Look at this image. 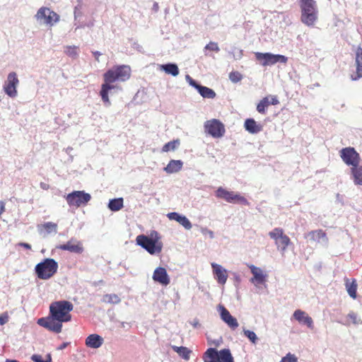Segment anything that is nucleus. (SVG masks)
<instances>
[{
	"instance_id": "obj_48",
	"label": "nucleus",
	"mask_w": 362,
	"mask_h": 362,
	"mask_svg": "<svg viewBox=\"0 0 362 362\" xmlns=\"http://www.w3.org/2000/svg\"><path fill=\"white\" fill-rule=\"evenodd\" d=\"M191 325L194 328H198V327H200V324H199V320L197 319H194L193 321L191 322Z\"/></svg>"
},
{
	"instance_id": "obj_20",
	"label": "nucleus",
	"mask_w": 362,
	"mask_h": 362,
	"mask_svg": "<svg viewBox=\"0 0 362 362\" xmlns=\"http://www.w3.org/2000/svg\"><path fill=\"white\" fill-rule=\"evenodd\" d=\"M253 276L250 279V282L255 285L262 284L265 282L267 274H264L262 269L253 264L248 265Z\"/></svg>"
},
{
	"instance_id": "obj_13",
	"label": "nucleus",
	"mask_w": 362,
	"mask_h": 362,
	"mask_svg": "<svg viewBox=\"0 0 362 362\" xmlns=\"http://www.w3.org/2000/svg\"><path fill=\"white\" fill-rule=\"evenodd\" d=\"M217 310L219 313L221 320L224 322L228 327L232 330H235L238 327L239 324L237 319L232 316L223 305L219 304L217 306Z\"/></svg>"
},
{
	"instance_id": "obj_3",
	"label": "nucleus",
	"mask_w": 362,
	"mask_h": 362,
	"mask_svg": "<svg viewBox=\"0 0 362 362\" xmlns=\"http://www.w3.org/2000/svg\"><path fill=\"white\" fill-rule=\"evenodd\" d=\"M74 309L73 304L68 300H57L49 305V313L54 319L67 322L71 321V311Z\"/></svg>"
},
{
	"instance_id": "obj_54",
	"label": "nucleus",
	"mask_w": 362,
	"mask_h": 362,
	"mask_svg": "<svg viewBox=\"0 0 362 362\" xmlns=\"http://www.w3.org/2000/svg\"><path fill=\"white\" fill-rule=\"evenodd\" d=\"M72 150H73V148H72V147H71V146H69V147H67V148L65 149V151H66V153L67 154H69V153L71 152V151H72Z\"/></svg>"
},
{
	"instance_id": "obj_24",
	"label": "nucleus",
	"mask_w": 362,
	"mask_h": 362,
	"mask_svg": "<svg viewBox=\"0 0 362 362\" xmlns=\"http://www.w3.org/2000/svg\"><path fill=\"white\" fill-rule=\"evenodd\" d=\"M350 178L355 185H362V162L350 168Z\"/></svg>"
},
{
	"instance_id": "obj_25",
	"label": "nucleus",
	"mask_w": 362,
	"mask_h": 362,
	"mask_svg": "<svg viewBox=\"0 0 362 362\" xmlns=\"http://www.w3.org/2000/svg\"><path fill=\"white\" fill-rule=\"evenodd\" d=\"M103 338L97 334H90L86 339V345L91 349H98L103 345Z\"/></svg>"
},
{
	"instance_id": "obj_60",
	"label": "nucleus",
	"mask_w": 362,
	"mask_h": 362,
	"mask_svg": "<svg viewBox=\"0 0 362 362\" xmlns=\"http://www.w3.org/2000/svg\"><path fill=\"white\" fill-rule=\"evenodd\" d=\"M115 88H119V90H121V88H119L117 86H115Z\"/></svg>"
},
{
	"instance_id": "obj_17",
	"label": "nucleus",
	"mask_w": 362,
	"mask_h": 362,
	"mask_svg": "<svg viewBox=\"0 0 362 362\" xmlns=\"http://www.w3.org/2000/svg\"><path fill=\"white\" fill-rule=\"evenodd\" d=\"M215 279L221 285H224L228 279L227 270L221 264L213 262L211 264Z\"/></svg>"
},
{
	"instance_id": "obj_7",
	"label": "nucleus",
	"mask_w": 362,
	"mask_h": 362,
	"mask_svg": "<svg viewBox=\"0 0 362 362\" xmlns=\"http://www.w3.org/2000/svg\"><path fill=\"white\" fill-rule=\"evenodd\" d=\"M90 199V194L84 191H74L66 196V200L70 206H86Z\"/></svg>"
},
{
	"instance_id": "obj_38",
	"label": "nucleus",
	"mask_w": 362,
	"mask_h": 362,
	"mask_svg": "<svg viewBox=\"0 0 362 362\" xmlns=\"http://www.w3.org/2000/svg\"><path fill=\"white\" fill-rule=\"evenodd\" d=\"M103 300L108 303L118 304L121 299L117 294H106L103 296Z\"/></svg>"
},
{
	"instance_id": "obj_10",
	"label": "nucleus",
	"mask_w": 362,
	"mask_h": 362,
	"mask_svg": "<svg viewBox=\"0 0 362 362\" xmlns=\"http://www.w3.org/2000/svg\"><path fill=\"white\" fill-rule=\"evenodd\" d=\"M339 155L343 162L350 168L362 162L359 153L353 147L343 148L340 150Z\"/></svg>"
},
{
	"instance_id": "obj_21",
	"label": "nucleus",
	"mask_w": 362,
	"mask_h": 362,
	"mask_svg": "<svg viewBox=\"0 0 362 362\" xmlns=\"http://www.w3.org/2000/svg\"><path fill=\"white\" fill-rule=\"evenodd\" d=\"M57 248L62 250H66L76 254H81L83 251V248L81 243L74 238H71L66 244L60 245L57 247Z\"/></svg>"
},
{
	"instance_id": "obj_30",
	"label": "nucleus",
	"mask_w": 362,
	"mask_h": 362,
	"mask_svg": "<svg viewBox=\"0 0 362 362\" xmlns=\"http://www.w3.org/2000/svg\"><path fill=\"white\" fill-rule=\"evenodd\" d=\"M291 243V240L288 235L284 234L281 238L276 243V246L277 250L284 255L287 250L288 246Z\"/></svg>"
},
{
	"instance_id": "obj_22",
	"label": "nucleus",
	"mask_w": 362,
	"mask_h": 362,
	"mask_svg": "<svg viewBox=\"0 0 362 362\" xmlns=\"http://www.w3.org/2000/svg\"><path fill=\"white\" fill-rule=\"evenodd\" d=\"M293 317L299 323L305 325L308 327L313 328V320L305 311L296 310L293 314Z\"/></svg>"
},
{
	"instance_id": "obj_47",
	"label": "nucleus",
	"mask_w": 362,
	"mask_h": 362,
	"mask_svg": "<svg viewBox=\"0 0 362 362\" xmlns=\"http://www.w3.org/2000/svg\"><path fill=\"white\" fill-rule=\"evenodd\" d=\"M279 103V101L277 99V98L276 96H272V100H271V102H269V104L275 105H277Z\"/></svg>"
},
{
	"instance_id": "obj_27",
	"label": "nucleus",
	"mask_w": 362,
	"mask_h": 362,
	"mask_svg": "<svg viewBox=\"0 0 362 362\" xmlns=\"http://www.w3.org/2000/svg\"><path fill=\"white\" fill-rule=\"evenodd\" d=\"M182 166L183 162L181 160H171L163 170L168 174L176 173L182 168Z\"/></svg>"
},
{
	"instance_id": "obj_9",
	"label": "nucleus",
	"mask_w": 362,
	"mask_h": 362,
	"mask_svg": "<svg viewBox=\"0 0 362 362\" xmlns=\"http://www.w3.org/2000/svg\"><path fill=\"white\" fill-rule=\"evenodd\" d=\"M215 194L217 198L224 199L228 203H240L245 205L248 204L247 200L244 197H242L238 194H235L232 191H228L222 187H219L216 189Z\"/></svg>"
},
{
	"instance_id": "obj_46",
	"label": "nucleus",
	"mask_w": 362,
	"mask_h": 362,
	"mask_svg": "<svg viewBox=\"0 0 362 362\" xmlns=\"http://www.w3.org/2000/svg\"><path fill=\"white\" fill-rule=\"evenodd\" d=\"M8 321V315L7 313H3L0 315V325H3Z\"/></svg>"
},
{
	"instance_id": "obj_57",
	"label": "nucleus",
	"mask_w": 362,
	"mask_h": 362,
	"mask_svg": "<svg viewBox=\"0 0 362 362\" xmlns=\"http://www.w3.org/2000/svg\"><path fill=\"white\" fill-rule=\"evenodd\" d=\"M5 362H19V361L17 360H14V359H6Z\"/></svg>"
},
{
	"instance_id": "obj_28",
	"label": "nucleus",
	"mask_w": 362,
	"mask_h": 362,
	"mask_svg": "<svg viewBox=\"0 0 362 362\" xmlns=\"http://www.w3.org/2000/svg\"><path fill=\"white\" fill-rule=\"evenodd\" d=\"M245 129L250 134H257L262 130V126L257 124L254 119L249 118L245 121Z\"/></svg>"
},
{
	"instance_id": "obj_50",
	"label": "nucleus",
	"mask_w": 362,
	"mask_h": 362,
	"mask_svg": "<svg viewBox=\"0 0 362 362\" xmlns=\"http://www.w3.org/2000/svg\"><path fill=\"white\" fill-rule=\"evenodd\" d=\"M93 54L95 58V59L99 62V57L101 55V53L98 51L93 52Z\"/></svg>"
},
{
	"instance_id": "obj_16",
	"label": "nucleus",
	"mask_w": 362,
	"mask_h": 362,
	"mask_svg": "<svg viewBox=\"0 0 362 362\" xmlns=\"http://www.w3.org/2000/svg\"><path fill=\"white\" fill-rule=\"evenodd\" d=\"M36 16L37 19L44 20L45 23L49 24L51 25H52L54 23L58 22L59 20V16L48 8H40Z\"/></svg>"
},
{
	"instance_id": "obj_14",
	"label": "nucleus",
	"mask_w": 362,
	"mask_h": 362,
	"mask_svg": "<svg viewBox=\"0 0 362 362\" xmlns=\"http://www.w3.org/2000/svg\"><path fill=\"white\" fill-rule=\"evenodd\" d=\"M185 79L191 86L198 90L204 98L214 99L216 97V94L214 90L198 84L189 75H186Z\"/></svg>"
},
{
	"instance_id": "obj_26",
	"label": "nucleus",
	"mask_w": 362,
	"mask_h": 362,
	"mask_svg": "<svg viewBox=\"0 0 362 362\" xmlns=\"http://www.w3.org/2000/svg\"><path fill=\"white\" fill-rule=\"evenodd\" d=\"M356 74L351 75V79L356 81L362 77V48L358 47L356 53Z\"/></svg>"
},
{
	"instance_id": "obj_58",
	"label": "nucleus",
	"mask_w": 362,
	"mask_h": 362,
	"mask_svg": "<svg viewBox=\"0 0 362 362\" xmlns=\"http://www.w3.org/2000/svg\"><path fill=\"white\" fill-rule=\"evenodd\" d=\"M40 186L42 189H47V185L43 182L40 183Z\"/></svg>"
},
{
	"instance_id": "obj_4",
	"label": "nucleus",
	"mask_w": 362,
	"mask_h": 362,
	"mask_svg": "<svg viewBox=\"0 0 362 362\" xmlns=\"http://www.w3.org/2000/svg\"><path fill=\"white\" fill-rule=\"evenodd\" d=\"M301 21L308 26L314 25L317 19V6L315 0H300Z\"/></svg>"
},
{
	"instance_id": "obj_35",
	"label": "nucleus",
	"mask_w": 362,
	"mask_h": 362,
	"mask_svg": "<svg viewBox=\"0 0 362 362\" xmlns=\"http://www.w3.org/2000/svg\"><path fill=\"white\" fill-rule=\"evenodd\" d=\"M284 230L281 228H275L270 232H269V236L270 238L274 240L275 245L279 240L280 238L284 235Z\"/></svg>"
},
{
	"instance_id": "obj_51",
	"label": "nucleus",
	"mask_w": 362,
	"mask_h": 362,
	"mask_svg": "<svg viewBox=\"0 0 362 362\" xmlns=\"http://www.w3.org/2000/svg\"><path fill=\"white\" fill-rule=\"evenodd\" d=\"M68 344H69L68 342H64L57 348V349L58 350H63L64 349H65L68 346Z\"/></svg>"
},
{
	"instance_id": "obj_19",
	"label": "nucleus",
	"mask_w": 362,
	"mask_h": 362,
	"mask_svg": "<svg viewBox=\"0 0 362 362\" xmlns=\"http://www.w3.org/2000/svg\"><path fill=\"white\" fill-rule=\"evenodd\" d=\"M152 279L154 281L160 284L163 286H167L170 284V279L164 267H158L153 272Z\"/></svg>"
},
{
	"instance_id": "obj_5",
	"label": "nucleus",
	"mask_w": 362,
	"mask_h": 362,
	"mask_svg": "<svg viewBox=\"0 0 362 362\" xmlns=\"http://www.w3.org/2000/svg\"><path fill=\"white\" fill-rule=\"evenodd\" d=\"M58 263L52 258H46L35 267V272L38 279L48 280L51 279L58 270Z\"/></svg>"
},
{
	"instance_id": "obj_23",
	"label": "nucleus",
	"mask_w": 362,
	"mask_h": 362,
	"mask_svg": "<svg viewBox=\"0 0 362 362\" xmlns=\"http://www.w3.org/2000/svg\"><path fill=\"white\" fill-rule=\"evenodd\" d=\"M167 217L172 221L178 222L185 229L190 230L192 225L189 220L184 215H181L177 212H170L167 214Z\"/></svg>"
},
{
	"instance_id": "obj_40",
	"label": "nucleus",
	"mask_w": 362,
	"mask_h": 362,
	"mask_svg": "<svg viewBox=\"0 0 362 362\" xmlns=\"http://www.w3.org/2000/svg\"><path fill=\"white\" fill-rule=\"evenodd\" d=\"M244 335L253 344H256L258 340V338L256 334L251 330L243 329Z\"/></svg>"
},
{
	"instance_id": "obj_11",
	"label": "nucleus",
	"mask_w": 362,
	"mask_h": 362,
	"mask_svg": "<svg viewBox=\"0 0 362 362\" xmlns=\"http://www.w3.org/2000/svg\"><path fill=\"white\" fill-rule=\"evenodd\" d=\"M255 57L263 66H272L277 62L286 63L288 60L287 57L284 55L274 54L269 52H256Z\"/></svg>"
},
{
	"instance_id": "obj_29",
	"label": "nucleus",
	"mask_w": 362,
	"mask_h": 362,
	"mask_svg": "<svg viewBox=\"0 0 362 362\" xmlns=\"http://www.w3.org/2000/svg\"><path fill=\"white\" fill-rule=\"evenodd\" d=\"M160 69L165 71L167 74L177 76L179 74V69L176 64L168 63L160 66Z\"/></svg>"
},
{
	"instance_id": "obj_8",
	"label": "nucleus",
	"mask_w": 362,
	"mask_h": 362,
	"mask_svg": "<svg viewBox=\"0 0 362 362\" xmlns=\"http://www.w3.org/2000/svg\"><path fill=\"white\" fill-rule=\"evenodd\" d=\"M206 134L214 138H221L225 134V127L223 124L216 119L207 120L204 124Z\"/></svg>"
},
{
	"instance_id": "obj_1",
	"label": "nucleus",
	"mask_w": 362,
	"mask_h": 362,
	"mask_svg": "<svg viewBox=\"0 0 362 362\" xmlns=\"http://www.w3.org/2000/svg\"><path fill=\"white\" fill-rule=\"evenodd\" d=\"M131 69L129 66L120 65L107 70L103 75L105 83L101 86L100 95L106 107L111 105L108 93L115 86L112 85L116 81H125L130 77Z\"/></svg>"
},
{
	"instance_id": "obj_45",
	"label": "nucleus",
	"mask_w": 362,
	"mask_h": 362,
	"mask_svg": "<svg viewBox=\"0 0 362 362\" xmlns=\"http://www.w3.org/2000/svg\"><path fill=\"white\" fill-rule=\"evenodd\" d=\"M201 232L204 235H209L211 239L214 238V233L212 230L208 229L207 228H202L201 229Z\"/></svg>"
},
{
	"instance_id": "obj_34",
	"label": "nucleus",
	"mask_w": 362,
	"mask_h": 362,
	"mask_svg": "<svg viewBox=\"0 0 362 362\" xmlns=\"http://www.w3.org/2000/svg\"><path fill=\"white\" fill-rule=\"evenodd\" d=\"M57 225L56 223H52V222H47L40 226H39L38 230H39L40 233L42 234L43 233V231H42V228H43L46 230V233L49 234L52 232L57 233Z\"/></svg>"
},
{
	"instance_id": "obj_33",
	"label": "nucleus",
	"mask_w": 362,
	"mask_h": 362,
	"mask_svg": "<svg viewBox=\"0 0 362 362\" xmlns=\"http://www.w3.org/2000/svg\"><path fill=\"white\" fill-rule=\"evenodd\" d=\"M124 206V201L122 198L112 199L109 201L108 208L112 211H117Z\"/></svg>"
},
{
	"instance_id": "obj_6",
	"label": "nucleus",
	"mask_w": 362,
	"mask_h": 362,
	"mask_svg": "<svg viewBox=\"0 0 362 362\" xmlns=\"http://www.w3.org/2000/svg\"><path fill=\"white\" fill-rule=\"evenodd\" d=\"M204 362H234L230 351L224 349L218 351L214 348H209L204 354Z\"/></svg>"
},
{
	"instance_id": "obj_12",
	"label": "nucleus",
	"mask_w": 362,
	"mask_h": 362,
	"mask_svg": "<svg viewBox=\"0 0 362 362\" xmlns=\"http://www.w3.org/2000/svg\"><path fill=\"white\" fill-rule=\"evenodd\" d=\"M37 324L49 331L58 334L62 332L63 322L54 319L49 313L48 317L38 319Z\"/></svg>"
},
{
	"instance_id": "obj_32",
	"label": "nucleus",
	"mask_w": 362,
	"mask_h": 362,
	"mask_svg": "<svg viewBox=\"0 0 362 362\" xmlns=\"http://www.w3.org/2000/svg\"><path fill=\"white\" fill-rule=\"evenodd\" d=\"M172 349L183 359L188 361L190 358L191 350L185 346H173Z\"/></svg>"
},
{
	"instance_id": "obj_44",
	"label": "nucleus",
	"mask_w": 362,
	"mask_h": 362,
	"mask_svg": "<svg viewBox=\"0 0 362 362\" xmlns=\"http://www.w3.org/2000/svg\"><path fill=\"white\" fill-rule=\"evenodd\" d=\"M347 317L352 320V322L354 325H358V324L361 323V322H360V320H358L357 315L354 312H350L348 314Z\"/></svg>"
},
{
	"instance_id": "obj_52",
	"label": "nucleus",
	"mask_w": 362,
	"mask_h": 362,
	"mask_svg": "<svg viewBox=\"0 0 362 362\" xmlns=\"http://www.w3.org/2000/svg\"><path fill=\"white\" fill-rule=\"evenodd\" d=\"M152 9L153 11H154L155 12H157L159 9V6H158V4L157 2H154L153 5V7H152Z\"/></svg>"
},
{
	"instance_id": "obj_39",
	"label": "nucleus",
	"mask_w": 362,
	"mask_h": 362,
	"mask_svg": "<svg viewBox=\"0 0 362 362\" xmlns=\"http://www.w3.org/2000/svg\"><path fill=\"white\" fill-rule=\"evenodd\" d=\"M269 105V101L267 97L264 98L257 105V110L261 114L265 113L266 107Z\"/></svg>"
},
{
	"instance_id": "obj_37",
	"label": "nucleus",
	"mask_w": 362,
	"mask_h": 362,
	"mask_svg": "<svg viewBox=\"0 0 362 362\" xmlns=\"http://www.w3.org/2000/svg\"><path fill=\"white\" fill-rule=\"evenodd\" d=\"M180 141L178 139L173 140L166 143L162 148L163 152H168L170 151H175L179 146Z\"/></svg>"
},
{
	"instance_id": "obj_18",
	"label": "nucleus",
	"mask_w": 362,
	"mask_h": 362,
	"mask_svg": "<svg viewBox=\"0 0 362 362\" xmlns=\"http://www.w3.org/2000/svg\"><path fill=\"white\" fill-rule=\"evenodd\" d=\"M305 238L310 241L326 245L328 242L326 233L322 230H312L305 234Z\"/></svg>"
},
{
	"instance_id": "obj_43",
	"label": "nucleus",
	"mask_w": 362,
	"mask_h": 362,
	"mask_svg": "<svg viewBox=\"0 0 362 362\" xmlns=\"http://www.w3.org/2000/svg\"><path fill=\"white\" fill-rule=\"evenodd\" d=\"M280 362H298V358L295 354L288 353L285 356L282 357Z\"/></svg>"
},
{
	"instance_id": "obj_59",
	"label": "nucleus",
	"mask_w": 362,
	"mask_h": 362,
	"mask_svg": "<svg viewBox=\"0 0 362 362\" xmlns=\"http://www.w3.org/2000/svg\"><path fill=\"white\" fill-rule=\"evenodd\" d=\"M340 195L339 194H337V199H339Z\"/></svg>"
},
{
	"instance_id": "obj_55",
	"label": "nucleus",
	"mask_w": 362,
	"mask_h": 362,
	"mask_svg": "<svg viewBox=\"0 0 362 362\" xmlns=\"http://www.w3.org/2000/svg\"><path fill=\"white\" fill-rule=\"evenodd\" d=\"M44 362H52V358L50 354H47V359L44 360Z\"/></svg>"
},
{
	"instance_id": "obj_15",
	"label": "nucleus",
	"mask_w": 362,
	"mask_h": 362,
	"mask_svg": "<svg viewBox=\"0 0 362 362\" xmlns=\"http://www.w3.org/2000/svg\"><path fill=\"white\" fill-rule=\"evenodd\" d=\"M19 83L16 72H11L7 76L4 88L5 93L11 98H15L17 95L16 87Z\"/></svg>"
},
{
	"instance_id": "obj_41",
	"label": "nucleus",
	"mask_w": 362,
	"mask_h": 362,
	"mask_svg": "<svg viewBox=\"0 0 362 362\" xmlns=\"http://www.w3.org/2000/svg\"><path fill=\"white\" fill-rule=\"evenodd\" d=\"M77 49L78 47L76 46H67L64 52L68 56L76 58L78 56Z\"/></svg>"
},
{
	"instance_id": "obj_31",
	"label": "nucleus",
	"mask_w": 362,
	"mask_h": 362,
	"mask_svg": "<svg viewBox=\"0 0 362 362\" xmlns=\"http://www.w3.org/2000/svg\"><path fill=\"white\" fill-rule=\"evenodd\" d=\"M345 286L346 291L352 298L355 299L356 298V289H357V284L355 279H353L351 282H349L348 279L345 280Z\"/></svg>"
},
{
	"instance_id": "obj_56",
	"label": "nucleus",
	"mask_w": 362,
	"mask_h": 362,
	"mask_svg": "<svg viewBox=\"0 0 362 362\" xmlns=\"http://www.w3.org/2000/svg\"><path fill=\"white\" fill-rule=\"evenodd\" d=\"M127 325L129 326V323H128V322H121V327H123V328H125V327H126V326H127Z\"/></svg>"
},
{
	"instance_id": "obj_36",
	"label": "nucleus",
	"mask_w": 362,
	"mask_h": 362,
	"mask_svg": "<svg viewBox=\"0 0 362 362\" xmlns=\"http://www.w3.org/2000/svg\"><path fill=\"white\" fill-rule=\"evenodd\" d=\"M220 51V48L217 42H210L207 44L204 48V52L205 56H211L209 52H218Z\"/></svg>"
},
{
	"instance_id": "obj_49",
	"label": "nucleus",
	"mask_w": 362,
	"mask_h": 362,
	"mask_svg": "<svg viewBox=\"0 0 362 362\" xmlns=\"http://www.w3.org/2000/svg\"><path fill=\"white\" fill-rule=\"evenodd\" d=\"M19 245L23 247H24V248H25V249H28V250L31 249V245L30 244H28V243H21L19 244Z\"/></svg>"
},
{
	"instance_id": "obj_42",
	"label": "nucleus",
	"mask_w": 362,
	"mask_h": 362,
	"mask_svg": "<svg viewBox=\"0 0 362 362\" xmlns=\"http://www.w3.org/2000/svg\"><path fill=\"white\" fill-rule=\"evenodd\" d=\"M242 78H243V76L238 71H233V72H230L229 74V79L233 83H238L240 81H241Z\"/></svg>"
},
{
	"instance_id": "obj_2",
	"label": "nucleus",
	"mask_w": 362,
	"mask_h": 362,
	"mask_svg": "<svg viewBox=\"0 0 362 362\" xmlns=\"http://www.w3.org/2000/svg\"><path fill=\"white\" fill-rule=\"evenodd\" d=\"M160 236L156 230H152L148 236L140 235L136 237L138 245L145 249L151 255H158L161 252L163 243Z\"/></svg>"
},
{
	"instance_id": "obj_53",
	"label": "nucleus",
	"mask_w": 362,
	"mask_h": 362,
	"mask_svg": "<svg viewBox=\"0 0 362 362\" xmlns=\"http://www.w3.org/2000/svg\"><path fill=\"white\" fill-rule=\"evenodd\" d=\"M233 276H234V279L235 280L237 281V282H240V276L236 274V273H233Z\"/></svg>"
}]
</instances>
